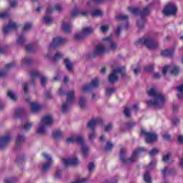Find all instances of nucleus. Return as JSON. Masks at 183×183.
<instances>
[{
	"label": "nucleus",
	"mask_w": 183,
	"mask_h": 183,
	"mask_svg": "<svg viewBox=\"0 0 183 183\" xmlns=\"http://www.w3.org/2000/svg\"><path fill=\"white\" fill-rule=\"evenodd\" d=\"M139 109V107H138V104H134L132 109H129L128 107H125L124 110V114L126 117V118H130L131 117V111H138Z\"/></svg>",
	"instance_id": "nucleus-23"
},
{
	"label": "nucleus",
	"mask_w": 183,
	"mask_h": 183,
	"mask_svg": "<svg viewBox=\"0 0 183 183\" xmlns=\"http://www.w3.org/2000/svg\"><path fill=\"white\" fill-rule=\"evenodd\" d=\"M175 49L172 48L170 49L162 50L161 54L162 56H172Z\"/></svg>",
	"instance_id": "nucleus-27"
},
{
	"label": "nucleus",
	"mask_w": 183,
	"mask_h": 183,
	"mask_svg": "<svg viewBox=\"0 0 183 183\" xmlns=\"http://www.w3.org/2000/svg\"><path fill=\"white\" fill-rule=\"evenodd\" d=\"M75 101V92L71 91L70 92L67 93V99L66 102L64 103L61 106V111L62 112H68L69 109V107L71 106V103Z\"/></svg>",
	"instance_id": "nucleus-9"
},
{
	"label": "nucleus",
	"mask_w": 183,
	"mask_h": 183,
	"mask_svg": "<svg viewBox=\"0 0 183 183\" xmlns=\"http://www.w3.org/2000/svg\"><path fill=\"white\" fill-rule=\"evenodd\" d=\"M24 99L27 101V102H29L30 109L31 112H33V114H38V112H39V111L42 109V106L39 104V103L38 102H31V98Z\"/></svg>",
	"instance_id": "nucleus-14"
},
{
	"label": "nucleus",
	"mask_w": 183,
	"mask_h": 183,
	"mask_svg": "<svg viewBox=\"0 0 183 183\" xmlns=\"http://www.w3.org/2000/svg\"><path fill=\"white\" fill-rule=\"evenodd\" d=\"M31 62H32V59H29V57H25L24 59H23V63L24 64V65H28Z\"/></svg>",
	"instance_id": "nucleus-61"
},
{
	"label": "nucleus",
	"mask_w": 183,
	"mask_h": 183,
	"mask_svg": "<svg viewBox=\"0 0 183 183\" xmlns=\"http://www.w3.org/2000/svg\"><path fill=\"white\" fill-rule=\"evenodd\" d=\"M115 91V88L107 87L106 88V95L107 97H111V95H112V94H114Z\"/></svg>",
	"instance_id": "nucleus-37"
},
{
	"label": "nucleus",
	"mask_w": 183,
	"mask_h": 183,
	"mask_svg": "<svg viewBox=\"0 0 183 183\" xmlns=\"http://www.w3.org/2000/svg\"><path fill=\"white\" fill-rule=\"evenodd\" d=\"M43 157H44V159H46V161H47V162L52 163V157H51V155H49L46 153H44Z\"/></svg>",
	"instance_id": "nucleus-52"
},
{
	"label": "nucleus",
	"mask_w": 183,
	"mask_h": 183,
	"mask_svg": "<svg viewBox=\"0 0 183 183\" xmlns=\"http://www.w3.org/2000/svg\"><path fill=\"white\" fill-rule=\"evenodd\" d=\"M56 10L58 12H61V11H62V6H61V4H56L55 6H54V9L52 8V7H48L46 9V14H52V11L54 10Z\"/></svg>",
	"instance_id": "nucleus-28"
},
{
	"label": "nucleus",
	"mask_w": 183,
	"mask_h": 183,
	"mask_svg": "<svg viewBox=\"0 0 183 183\" xmlns=\"http://www.w3.org/2000/svg\"><path fill=\"white\" fill-rule=\"evenodd\" d=\"M112 148H114V144L111 143V142H107L105 147V151H111Z\"/></svg>",
	"instance_id": "nucleus-50"
},
{
	"label": "nucleus",
	"mask_w": 183,
	"mask_h": 183,
	"mask_svg": "<svg viewBox=\"0 0 183 183\" xmlns=\"http://www.w3.org/2000/svg\"><path fill=\"white\" fill-rule=\"evenodd\" d=\"M177 90L178 91L179 94H177L178 98H183L182 97V92H183V84H181L180 86L177 87Z\"/></svg>",
	"instance_id": "nucleus-40"
},
{
	"label": "nucleus",
	"mask_w": 183,
	"mask_h": 183,
	"mask_svg": "<svg viewBox=\"0 0 183 183\" xmlns=\"http://www.w3.org/2000/svg\"><path fill=\"white\" fill-rule=\"evenodd\" d=\"M61 28L64 32H66V34H69V32H71V23L63 21Z\"/></svg>",
	"instance_id": "nucleus-26"
},
{
	"label": "nucleus",
	"mask_w": 183,
	"mask_h": 183,
	"mask_svg": "<svg viewBox=\"0 0 183 183\" xmlns=\"http://www.w3.org/2000/svg\"><path fill=\"white\" fill-rule=\"evenodd\" d=\"M179 122H180V120H179V118H178V117H174L172 119L173 125H179Z\"/></svg>",
	"instance_id": "nucleus-64"
},
{
	"label": "nucleus",
	"mask_w": 183,
	"mask_h": 183,
	"mask_svg": "<svg viewBox=\"0 0 183 183\" xmlns=\"http://www.w3.org/2000/svg\"><path fill=\"white\" fill-rule=\"evenodd\" d=\"M31 28H32V24L26 23L23 26L24 32H28V31H31Z\"/></svg>",
	"instance_id": "nucleus-43"
},
{
	"label": "nucleus",
	"mask_w": 183,
	"mask_h": 183,
	"mask_svg": "<svg viewBox=\"0 0 183 183\" xmlns=\"http://www.w3.org/2000/svg\"><path fill=\"white\" fill-rule=\"evenodd\" d=\"M53 137L56 139H57V138H61V137H62V132L61 130H55L53 132Z\"/></svg>",
	"instance_id": "nucleus-41"
},
{
	"label": "nucleus",
	"mask_w": 183,
	"mask_h": 183,
	"mask_svg": "<svg viewBox=\"0 0 183 183\" xmlns=\"http://www.w3.org/2000/svg\"><path fill=\"white\" fill-rule=\"evenodd\" d=\"M30 76L32 79H36V78H39L41 84L43 86H45V85H46V82H48V77L45 76H41L39 71H31Z\"/></svg>",
	"instance_id": "nucleus-13"
},
{
	"label": "nucleus",
	"mask_w": 183,
	"mask_h": 183,
	"mask_svg": "<svg viewBox=\"0 0 183 183\" xmlns=\"http://www.w3.org/2000/svg\"><path fill=\"white\" fill-rule=\"evenodd\" d=\"M144 25H145L144 19H142L137 22V26L140 31H142V29H144Z\"/></svg>",
	"instance_id": "nucleus-45"
},
{
	"label": "nucleus",
	"mask_w": 183,
	"mask_h": 183,
	"mask_svg": "<svg viewBox=\"0 0 183 183\" xmlns=\"http://www.w3.org/2000/svg\"><path fill=\"white\" fill-rule=\"evenodd\" d=\"M65 42H66V39L56 37L50 44V48H56V46H59V45H62V44H65Z\"/></svg>",
	"instance_id": "nucleus-19"
},
{
	"label": "nucleus",
	"mask_w": 183,
	"mask_h": 183,
	"mask_svg": "<svg viewBox=\"0 0 183 183\" xmlns=\"http://www.w3.org/2000/svg\"><path fill=\"white\" fill-rule=\"evenodd\" d=\"M24 142H25V136L19 134L16 139V147H17V148L22 147Z\"/></svg>",
	"instance_id": "nucleus-24"
},
{
	"label": "nucleus",
	"mask_w": 183,
	"mask_h": 183,
	"mask_svg": "<svg viewBox=\"0 0 183 183\" xmlns=\"http://www.w3.org/2000/svg\"><path fill=\"white\" fill-rule=\"evenodd\" d=\"M92 16H101L102 15V11L101 10H93L91 13Z\"/></svg>",
	"instance_id": "nucleus-44"
},
{
	"label": "nucleus",
	"mask_w": 183,
	"mask_h": 183,
	"mask_svg": "<svg viewBox=\"0 0 183 183\" xmlns=\"http://www.w3.org/2000/svg\"><path fill=\"white\" fill-rule=\"evenodd\" d=\"M174 170L171 169L170 170L168 169V167H164V169L162 170V174L163 177L165 175H168V174H171Z\"/></svg>",
	"instance_id": "nucleus-46"
},
{
	"label": "nucleus",
	"mask_w": 183,
	"mask_h": 183,
	"mask_svg": "<svg viewBox=\"0 0 183 183\" xmlns=\"http://www.w3.org/2000/svg\"><path fill=\"white\" fill-rule=\"evenodd\" d=\"M16 28H18V24L12 20H10L9 21V24L3 27V32L4 34H8V32H11L12 29H15Z\"/></svg>",
	"instance_id": "nucleus-17"
},
{
	"label": "nucleus",
	"mask_w": 183,
	"mask_h": 183,
	"mask_svg": "<svg viewBox=\"0 0 183 183\" xmlns=\"http://www.w3.org/2000/svg\"><path fill=\"white\" fill-rule=\"evenodd\" d=\"M144 152H145V148L139 147L133 152L130 158L127 159V149L121 148L119 159L124 165H131V164H134L138 161V157H139V155H141Z\"/></svg>",
	"instance_id": "nucleus-1"
},
{
	"label": "nucleus",
	"mask_w": 183,
	"mask_h": 183,
	"mask_svg": "<svg viewBox=\"0 0 183 183\" xmlns=\"http://www.w3.org/2000/svg\"><path fill=\"white\" fill-rule=\"evenodd\" d=\"M158 152H159L158 149L154 148V149H152L151 151H149V154L150 157H155V155H157Z\"/></svg>",
	"instance_id": "nucleus-49"
},
{
	"label": "nucleus",
	"mask_w": 183,
	"mask_h": 183,
	"mask_svg": "<svg viewBox=\"0 0 183 183\" xmlns=\"http://www.w3.org/2000/svg\"><path fill=\"white\" fill-rule=\"evenodd\" d=\"M99 86V79H94L92 80V81L89 84L84 85L82 86V88L81 89V94H85V93L91 91V89H92L94 88H98Z\"/></svg>",
	"instance_id": "nucleus-11"
},
{
	"label": "nucleus",
	"mask_w": 183,
	"mask_h": 183,
	"mask_svg": "<svg viewBox=\"0 0 183 183\" xmlns=\"http://www.w3.org/2000/svg\"><path fill=\"white\" fill-rule=\"evenodd\" d=\"M144 179L145 181V182H147V183H151V176L149 175V174L147 173L144 174Z\"/></svg>",
	"instance_id": "nucleus-59"
},
{
	"label": "nucleus",
	"mask_w": 183,
	"mask_h": 183,
	"mask_svg": "<svg viewBox=\"0 0 183 183\" xmlns=\"http://www.w3.org/2000/svg\"><path fill=\"white\" fill-rule=\"evenodd\" d=\"M51 165H52V163H51V162H47L44 163L42 167V171L44 172H46V171H49V168H51Z\"/></svg>",
	"instance_id": "nucleus-36"
},
{
	"label": "nucleus",
	"mask_w": 183,
	"mask_h": 183,
	"mask_svg": "<svg viewBox=\"0 0 183 183\" xmlns=\"http://www.w3.org/2000/svg\"><path fill=\"white\" fill-rule=\"evenodd\" d=\"M149 8H151V4H149L140 11V16H142V18L146 16V15H149Z\"/></svg>",
	"instance_id": "nucleus-31"
},
{
	"label": "nucleus",
	"mask_w": 183,
	"mask_h": 183,
	"mask_svg": "<svg viewBox=\"0 0 183 183\" xmlns=\"http://www.w3.org/2000/svg\"><path fill=\"white\" fill-rule=\"evenodd\" d=\"M16 117H21V115H22V114H24V109H17L15 110L14 112Z\"/></svg>",
	"instance_id": "nucleus-54"
},
{
	"label": "nucleus",
	"mask_w": 183,
	"mask_h": 183,
	"mask_svg": "<svg viewBox=\"0 0 183 183\" xmlns=\"http://www.w3.org/2000/svg\"><path fill=\"white\" fill-rule=\"evenodd\" d=\"M144 69L147 72H151L154 71V64H149Z\"/></svg>",
	"instance_id": "nucleus-60"
},
{
	"label": "nucleus",
	"mask_w": 183,
	"mask_h": 183,
	"mask_svg": "<svg viewBox=\"0 0 183 183\" xmlns=\"http://www.w3.org/2000/svg\"><path fill=\"white\" fill-rule=\"evenodd\" d=\"M129 10L134 15H138V14H141V11H139V9H138V8H129Z\"/></svg>",
	"instance_id": "nucleus-48"
},
{
	"label": "nucleus",
	"mask_w": 183,
	"mask_h": 183,
	"mask_svg": "<svg viewBox=\"0 0 183 183\" xmlns=\"http://www.w3.org/2000/svg\"><path fill=\"white\" fill-rule=\"evenodd\" d=\"M11 139H12L11 135L0 137V149H4L11 142Z\"/></svg>",
	"instance_id": "nucleus-20"
},
{
	"label": "nucleus",
	"mask_w": 183,
	"mask_h": 183,
	"mask_svg": "<svg viewBox=\"0 0 183 183\" xmlns=\"http://www.w3.org/2000/svg\"><path fill=\"white\" fill-rule=\"evenodd\" d=\"M142 134H143V135H145L146 137H147L146 138V142L147 144H151V142H154V141H157V138H158V135H157V134L155 133H151V132H147L145 130H142Z\"/></svg>",
	"instance_id": "nucleus-15"
},
{
	"label": "nucleus",
	"mask_w": 183,
	"mask_h": 183,
	"mask_svg": "<svg viewBox=\"0 0 183 183\" xmlns=\"http://www.w3.org/2000/svg\"><path fill=\"white\" fill-rule=\"evenodd\" d=\"M104 0H90L87 2L88 5H95V4H99V2H102Z\"/></svg>",
	"instance_id": "nucleus-57"
},
{
	"label": "nucleus",
	"mask_w": 183,
	"mask_h": 183,
	"mask_svg": "<svg viewBox=\"0 0 183 183\" xmlns=\"http://www.w3.org/2000/svg\"><path fill=\"white\" fill-rule=\"evenodd\" d=\"M107 52H108V50L105 44H98L93 51L92 56H101V55H104Z\"/></svg>",
	"instance_id": "nucleus-12"
},
{
	"label": "nucleus",
	"mask_w": 183,
	"mask_h": 183,
	"mask_svg": "<svg viewBox=\"0 0 183 183\" xmlns=\"http://www.w3.org/2000/svg\"><path fill=\"white\" fill-rule=\"evenodd\" d=\"M66 144H74V142H76V144L81 145V151L83 157L89 155V148H88V146L85 144V139L82 136L70 137L66 139Z\"/></svg>",
	"instance_id": "nucleus-3"
},
{
	"label": "nucleus",
	"mask_w": 183,
	"mask_h": 183,
	"mask_svg": "<svg viewBox=\"0 0 183 183\" xmlns=\"http://www.w3.org/2000/svg\"><path fill=\"white\" fill-rule=\"evenodd\" d=\"M156 164L157 162L155 160H152L147 167V169H152V168H154V167H155Z\"/></svg>",
	"instance_id": "nucleus-62"
},
{
	"label": "nucleus",
	"mask_w": 183,
	"mask_h": 183,
	"mask_svg": "<svg viewBox=\"0 0 183 183\" xmlns=\"http://www.w3.org/2000/svg\"><path fill=\"white\" fill-rule=\"evenodd\" d=\"M63 55L61 52H57L53 57L54 61H59V59H62Z\"/></svg>",
	"instance_id": "nucleus-51"
},
{
	"label": "nucleus",
	"mask_w": 183,
	"mask_h": 183,
	"mask_svg": "<svg viewBox=\"0 0 183 183\" xmlns=\"http://www.w3.org/2000/svg\"><path fill=\"white\" fill-rule=\"evenodd\" d=\"M54 124V118L52 116L46 115L42 117L40 123L38 125L36 132L40 135H45L48 132V127Z\"/></svg>",
	"instance_id": "nucleus-4"
},
{
	"label": "nucleus",
	"mask_w": 183,
	"mask_h": 183,
	"mask_svg": "<svg viewBox=\"0 0 183 183\" xmlns=\"http://www.w3.org/2000/svg\"><path fill=\"white\" fill-rule=\"evenodd\" d=\"M116 18L118 21H127V19H128V15L119 14L117 16Z\"/></svg>",
	"instance_id": "nucleus-47"
},
{
	"label": "nucleus",
	"mask_w": 183,
	"mask_h": 183,
	"mask_svg": "<svg viewBox=\"0 0 183 183\" xmlns=\"http://www.w3.org/2000/svg\"><path fill=\"white\" fill-rule=\"evenodd\" d=\"M92 34H94V28L84 27L81 32H78L74 34V39L76 41H81Z\"/></svg>",
	"instance_id": "nucleus-8"
},
{
	"label": "nucleus",
	"mask_w": 183,
	"mask_h": 183,
	"mask_svg": "<svg viewBox=\"0 0 183 183\" xmlns=\"http://www.w3.org/2000/svg\"><path fill=\"white\" fill-rule=\"evenodd\" d=\"M171 159V153L167 152L163 155L162 161L163 162H168Z\"/></svg>",
	"instance_id": "nucleus-39"
},
{
	"label": "nucleus",
	"mask_w": 183,
	"mask_h": 183,
	"mask_svg": "<svg viewBox=\"0 0 183 183\" xmlns=\"http://www.w3.org/2000/svg\"><path fill=\"white\" fill-rule=\"evenodd\" d=\"M62 162L64 165H65L66 167L79 164V160H78V158L76 157L70 158V159H63Z\"/></svg>",
	"instance_id": "nucleus-18"
},
{
	"label": "nucleus",
	"mask_w": 183,
	"mask_h": 183,
	"mask_svg": "<svg viewBox=\"0 0 183 183\" xmlns=\"http://www.w3.org/2000/svg\"><path fill=\"white\" fill-rule=\"evenodd\" d=\"M135 125V122L122 123L120 126L121 131H127V129H131Z\"/></svg>",
	"instance_id": "nucleus-25"
},
{
	"label": "nucleus",
	"mask_w": 183,
	"mask_h": 183,
	"mask_svg": "<svg viewBox=\"0 0 183 183\" xmlns=\"http://www.w3.org/2000/svg\"><path fill=\"white\" fill-rule=\"evenodd\" d=\"M25 42H26V38L24 34H19L16 37V45L19 48L24 46Z\"/></svg>",
	"instance_id": "nucleus-21"
},
{
	"label": "nucleus",
	"mask_w": 183,
	"mask_h": 183,
	"mask_svg": "<svg viewBox=\"0 0 183 183\" xmlns=\"http://www.w3.org/2000/svg\"><path fill=\"white\" fill-rule=\"evenodd\" d=\"M44 22L46 25H51L54 22V19L49 16H46L44 18Z\"/></svg>",
	"instance_id": "nucleus-34"
},
{
	"label": "nucleus",
	"mask_w": 183,
	"mask_h": 183,
	"mask_svg": "<svg viewBox=\"0 0 183 183\" xmlns=\"http://www.w3.org/2000/svg\"><path fill=\"white\" fill-rule=\"evenodd\" d=\"M79 105L81 109H84V108H86V102L85 101L84 97H80Z\"/></svg>",
	"instance_id": "nucleus-32"
},
{
	"label": "nucleus",
	"mask_w": 183,
	"mask_h": 183,
	"mask_svg": "<svg viewBox=\"0 0 183 183\" xmlns=\"http://www.w3.org/2000/svg\"><path fill=\"white\" fill-rule=\"evenodd\" d=\"M109 29V25H102L100 27V31L103 32V34H105V32H108V30Z\"/></svg>",
	"instance_id": "nucleus-53"
},
{
	"label": "nucleus",
	"mask_w": 183,
	"mask_h": 183,
	"mask_svg": "<svg viewBox=\"0 0 183 183\" xmlns=\"http://www.w3.org/2000/svg\"><path fill=\"white\" fill-rule=\"evenodd\" d=\"M58 94H59V95H60V97H64V95L66 94V92L64 91V87L61 86V87H60V88L59 89V90H58Z\"/></svg>",
	"instance_id": "nucleus-56"
},
{
	"label": "nucleus",
	"mask_w": 183,
	"mask_h": 183,
	"mask_svg": "<svg viewBox=\"0 0 183 183\" xmlns=\"http://www.w3.org/2000/svg\"><path fill=\"white\" fill-rule=\"evenodd\" d=\"M79 14H81V16H86V15H88V12L79 9H74L72 11H71V18H76V16H78V15H79Z\"/></svg>",
	"instance_id": "nucleus-22"
},
{
	"label": "nucleus",
	"mask_w": 183,
	"mask_h": 183,
	"mask_svg": "<svg viewBox=\"0 0 183 183\" xmlns=\"http://www.w3.org/2000/svg\"><path fill=\"white\" fill-rule=\"evenodd\" d=\"M137 44L145 45L148 49H157L159 44L152 37H143L137 41Z\"/></svg>",
	"instance_id": "nucleus-6"
},
{
	"label": "nucleus",
	"mask_w": 183,
	"mask_h": 183,
	"mask_svg": "<svg viewBox=\"0 0 183 183\" xmlns=\"http://www.w3.org/2000/svg\"><path fill=\"white\" fill-rule=\"evenodd\" d=\"M9 16V14L8 12H3L0 14L1 19H5Z\"/></svg>",
	"instance_id": "nucleus-63"
},
{
	"label": "nucleus",
	"mask_w": 183,
	"mask_h": 183,
	"mask_svg": "<svg viewBox=\"0 0 183 183\" xmlns=\"http://www.w3.org/2000/svg\"><path fill=\"white\" fill-rule=\"evenodd\" d=\"M7 97H9V98L11 99L12 101H15L18 98L16 97V95L14 94V93L12 91H11V90L8 91Z\"/></svg>",
	"instance_id": "nucleus-38"
},
{
	"label": "nucleus",
	"mask_w": 183,
	"mask_h": 183,
	"mask_svg": "<svg viewBox=\"0 0 183 183\" xmlns=\"http://www.w3.org/2000/svg\"><path fill=\"white\" fill-rule=\"evenodd\" d=\"M19 178L17 177H7L4 179V183H18Z\"/></svg>",
	"instance_id": "nucleus-30"
},
{
	"label": "nucleus",
	"mask_w": 183,
	"mask_h": 183,
	"mask_svg": "<svg viewBox=\"0 0 183 183\" xmlns=\"http://www.w3.org/2000/svg\"><path fill=\"white\" fill-rule=\"evenodd\" d=\"M103 41L106 46L107 52H109V51H117V49H118V43L114 41L112 36L104 38Z\"/></svg>",
	"instance_id": "nucleus-7"
},
{
	"label": "nucleus",
	"mask_w": 183,
	"mask_h": 183,
	"mask_svg": "<svg viewBox=\"0 0 183 183\" xmlns=\"http://www.w3.org/2000/svg\"><path fill=\"white\" fill-rule=\"evenodd\" d=\"M95 137H97L95 132L94 130H92V132L89 134V139L92 141L93 139H95Z\"/></svg>",
	"instance_id": "nucleus-58"
},
{
	"label": "nucleus",
	"mask_w": 183,
	"mask_h": 183,
	"mask_svg": "<svg viewBox=\"0 0 183 183\" xmlns=\"http://www.w3.org/2000/svg\"><path fill=\"white\" fill-rule=\"evenodd\" d=\"M177 11H178L177 5L174 3H169L164 7L163 14L167 16H169L170 15H177Z\"/></svg>",
	"instance_id": "nucleus-10"
},
{
	"label": "nucleus",
	"mask_w": 183,
	"mask_h": 183,
	"mask_svg": "<svg viewBox=\"0 0 183 183\" xmlns=\"http://www.w3.org/2000/svg\"><path fill=\"white\" fill-rule=\"evenodd\" d=\"M32 125H34V123L31 122H26L23 126L24 131H29L31 128H32Z\"/></svg>",
	"instance_id": "nucleus-35"
},
{
	"label": "nucleus",
	"mask_w": 183,
	"mask_h": 183,
	"mask_svg": "<svg viewBox=\"0 0 183 183\" xmlns=\"http://www.w3.org/2000/svg\"><path fill=\"white\" fill-rule=\"evenodd\" d=\"M99 124H102V119H92L88 122L87 127L89 129H91V131H94L95 128H97V125H99Z\"/></svg>",
	"instance_id": "nucleus-16"
},
{
	"label": "nucleus",
	"mask_w": 183,
	"mask_h": 183,
	"mask_svg": "<svg viewBox=\"0 0 183 183\" xmlns=\"http://www.w3.org/2000/svg\"><path fill=\"white\" fill-rule=\"evenodd\" d=\"M64 64L67 71H72V68H74V64H72V62H71V60L69 59H65Z\"/></svg>",
	"instance_id": "nucleus-29"
},
{
	"label": "nucleus",
	"mask_w": 183,
	"mask_h": 183,
	"mask_svg": "<svg viewBox=\"0 0 183 183\" xmlns=\"http://www.w3.org/2000/svg\"><path fill=\"white\" fill-rule=\"evenodd\" d=\"M95 164L94 162H90L88 166H87V169L89 172L91 174V172H94V171H95Z\"/></svg>",
	"instance_id": "nucleus-42"
},
{
	"label": "nucleus",
	"mask_w": 183,
	"mask_h": 183,
	"mask_svg": "<svg viewBox=\"0 0 183 183\" xmlns=\"http://www.w3.org/2000/svg\"><path fill=\"white\" fill-rule=\"evenodd\" d=\"M119 74H121L122 76H127V73H125V66H119L117 69L112 70V73L109 76V82L110 84H115V82H118Z\"/></svg>",
	"instance_id": "nucleus-5"
},
{
	"label": "nucleus",
	"mask_w": 183,
	"mask_h": 183,
	"mask_svg": "<svg viewBox=\"0 0 183 183\" xmlns=\"http://www.w3.org/2000/svg\"><path fill=\"white\" fill-rule=\"evenodd\" d=\"M29 84L28 83L23 84V90L24 94H26V95H27L29 92Z\"/></svg>",
	"instance_id": "nucleus-55"
},
{
	"label": "nucleus",
	"mask_w": 183,
	"mask_h": 183,
	"mask_svg": "<svg viewBox=\"0 0 183 183\" xmlns=\"http://www.w3.org/2000/svg\"><path fill=\"white\" fill-rule=\"evenodd\" d=\"M149 97H152V99L147 102L149 107H154V108H162L165 105V96L155 90L151 89L147 92Z\"/></svg>",
	"instance_id": "nucleus-2"
},
{
	"label": "nucleus",
	"mask_w": 183,
	"mask_h": 183,
	"mask_svg": "<svg viewBox=\"0 0 183 183\" xmlns=\"http://www.w3.org/2000/svg\"><path fill=\"white\" fill-rule=\"evenodd\" d=\"M172 75H178L179 74V69L175 65H172L170 67Z\"/></svg>",
	"instance_id": "nucleus-33"
}]
</instances>
